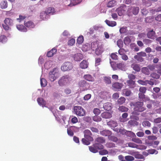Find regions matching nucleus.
<instances>
[{
	"mask_svg": "<svg viewBox=\"0 0 161 161\" xmlns=\"http://www.w3.org/2000/svg\"><path fill=\"white\" fill-rule=\"evenodd\" d=\"M133 105L134 107V110L138 112H142L145 110L146 108L143 107V102L137 101L134 103Z\"/></svg>",
	"mask_w": 161,
	"mask_h": 161,
	"instance_id": "1",
	"label": "nucleus"
},
{
	"mask_svg": "<svg viewBox=\"0 0 161 161\" xmlns=\"http://www.w3.org/2000/svg\"><path fill=\"white\" fill-rule=\"evenodd\" d=\"M13 20L10 18H6L4 21V24H2L3 29L6 31L11 30L10 26L13 25Z\"/></svg>",
	"mask_w": 161,
	"mask_h": 161,
	"instance_id": "2",
	"label": "nucleus"
},
{
	"mask_svg": "<svg viewBox=\"0 0 161 161\" xmlns=\"http://www.w3.org/2000/svg\"><path fill=\"white\" fill-rule=\"evenodd\" d=\"M73 109L75 113L77 116H83L85 115V111L81 106H75Z\"/></svg>",
	"mask_w": 161,
	"mask_h": 161,
	"instance_id": "3",
	"label": "nucleus"
},
{
	"mask_svg": "<svg viewBox=\"0 0 161 161\" xmlns=\"http://www.w3.org/2000/svg\"><path fill=\"white\" fill-rule=\"evenodd\" d=\"M70 78L68 75H65L62 76L58 81L59 85L60 86H63L69 82Z\"/></svg>",
	"mask_w": 161,
	"mask_h": 161,
	"instance_id": "4",
	"label": "nucleus"
},
{
	"mask_svg": "<svg viewBox=\"0 0 161 161\" xmlns=\"http://www.w3.org/2000/svg\"><path fill=\"white\" fill-rule=\"evenodd\" d=\"M78 86L83 91L87 90L89 87V84L85 80H81L78 83Z\"/></svg>",
	"mask_w": 161,
	"mask_h": 161,
	"instance_id": "5",
	"label": "nucleus"
},
{
	"mask_svg": "<svg viewBox=\"0 0 161 161\" xmlns=\"http://www.w3.org/2000/svg\"><path fill=\"white\" fill-rule=\"evenodd\" d=\"M72 68V64L70 62L64 63L61 68L62 70L64 71L69 70L71 69Z\"/></svg>",
	"mask_w": 161,
	"mask_h": 161,
	"instance_id": "6",
	"label": "nucleus"
},
{
	"mask_svg": "<svg viewBox=\"0 0 161 161\" xmlns=\"http://www.w3.org/2000/svg\"><path fill=\"white\" fill-rule=\"evenodd\" d=\"M57 70V69L55 68L49 72V78L51 81H53L57 78L58 75Z\"/></svg>",
	"mask_w": 161,
	"mask_h": 161,
	"instance_id": "7",
	"label": "nucleus"
},
{
	"mask_svg": "<svg viewBox=\"0 0 161 161\" xmlns=\"http://www.w3.org/2000/svg\"><path fill=\"white\" fill-rule=\"evenodd\" d=\"M84 136L85 138L90 141L93 140L92 137V134L91 131L89 130H86L84 131Z\"/></svg>",
	"mask_w": 161,
	"mask_h": 161,
	"instance_id": "8",
	"label": "nucleus"
},
{
	"mask_svg": "<svg viewBox=\"0 0 161 161\" xmlns=\"http://www.w3.org/2000/svg\"><path fill=\"white\" fill-rule=\"evenodd\" d=\"M126 8L125 5L121 6L116 9V11L119 16H122L125 13Z\"/></svg>",
	"mask_w": 161,
	"mask_h": 161,
	"instance_id": "9",
	"label": "nucleus"
},
{
	"mask_svg": "<svg viewBox=\"0 0 161 161\" xmlns=\"http://www.w3.org/2000/svg\"><path fill=\"white\" fill-rule=\"evenodd\" d=\"M123 86V84L118 82H115L113 83L112 87L114 89L120 90L121 89Z\"/></svg>",
	"mask_w": 161,
	"mask_h": 161,
	"instance_id": "10",
	"label": "nucleus"
},
{
	"mask_svg": "<svg viewBox=\"0 0 161 161\" xmlns=\"http://www.w3.org/2000/svg\"><path fill=\"white\" fill-rule=\"evenodd\" d=\"M100 134L104 136L109 137L112 134V132L108 130H104L100 131Z\"/></svg>",
	"mask_w": 161,
	"mask_h": 161,
	"instance_id": "11",
	"label": "nucleus"
},
{
	"mask_svg": "<svg viewBox=\"0 0 161 161\" xmlns=\"http://www.w3.org/2000/svg\"><path fill=\"white\" fill-rule=\"evenodd\" d=\"M127 86L130 88H133L136 86L135 81L132 80H128L126 81Z\"/></svg>",
	"mask_w": 161,
	"mask_h": 161,
	"instance_id": "12",
	"label": "nucleus"
},
{
	"mask_svg": "<svg viewBox=\"0 0 161 161\" xmlns=\"http://www.w3.org/2000/svg\"><path fill=\"white\" fill-rule=\"evenodd\" d=\"M83 58V55L80 53L75 54L74 56V58L76 61H80Z\"/></svg>",
	"mask_w": 161,
	"mask_h": 161,
	"instance_id": "13",
	"label": "nucleus"
},
{
	"mask_svg": "<svg viewBox=\"0 0 161 161\" xmlns=\"http://www.w3.org/2000/svg\"><path fill=\"white\" fill-rule=\"evenodd\" d=\"M75 127V126H71L67 129V133L69 136H72L74 135V131Z\"/></svg>",
	"mask_w": 161,
	"mask_h": 161,
	"instance_id": "14",
	"label": "nucleus"
},
{
	"mask_svg": "<svg viewBox=\"0 0 161 161\" xmlns=\"http://www.w3.org/2000/svg\"><path fill=\"white\" fill-rule=\"evenodd\" d=\"M130 10L133 14L136 15L138 14L139 9V7H131L130 8Z\"/></svg>",
	"mask_w": 161,
	"mask_h": 161,
	"instance_id": "15",
	"label": "nucleus"
},
{
	"mask_svg": "<svg viewBox=\"0 0 161 161\" xmlns=\"http://www.w3.org/2000/svg\"><path fill=\"white\" fill-rule=\"evenodd\" d=\"M125 133L126 136L132 138L136 137L135 134L133 132L130 131L125 130Z\"/></svg>",
	"mask_w": 161,
	"mask_h": 161,
	"instance_id": "16",
	"label": "nucleus"
},
{
	"mask_svg": "<svg viewBox=\"0 0 161 161\" xmlns=\"http://www.w3.org/2000/svg\"><path fill=\"white\" fill-rule=\"evenodd\" d=\"M57 52V49L56 48H53L47 53V56L48 57H51L55 54Z\"/></svg>",
	"mask_w": 161,
	"mask_h": 161,
	"instance_id": "17",
	"label": "nucleus"
},
{
	"mask_svg": "<svg viewBox=\"0 0 161 161\" xmlns=\"http://www.w3.org/2000/svg\"><path fill=\"white\" fill-rule=\"evenodd\" d=\"M16 27L18 30L21 32H26L27 31V29L22 25H17Z\"/></svg>",
	"mask_w": 161,
	"mask_h": 161,
	"instance_id": "18",
	"label": "nucleus"
},
{
	"mask_svg": "<svg viewBox=\"0 0 161 161\" xmlns=\"http://www.w3.org/2000/svg\"><path fill=\"white\" fill-rule=\"evenodd\" d=\"M88 63L85 60H83L80 64V67L83 69H85L88 67Z\"/></svg>",
	"mask_w": 161,
	"mask_h": 161,
	"instance_id": "19",
	"label": "nucleus"
},
{
	"mask_svg": "<svg viewBox=\"0 0 161 161\" xmlns=\"http://www.w3.org/2000/svg\"><path fill=\"white\" fill-rule=\"evenodd\" d=\"M25 25L28 28H33L35 27V25L32 21H30L26 22H24Z\"/></svg>",
	"mask_w": 161,
	"mask_h": 161,
	"instance_id": "20",
	"label": "nucleus"
},
{
	"mask_svg": "<svg viewBox=\"0 0 161 161\" xmlns=\"http://www.w3.org/2000/svg\"><path fill=\"white\" fill-rule=\"evenodd\" d=\"M37 101L39 104L42 107H44L46 105V103L45 101L42 98H38L37 99Z\"/></svg>",
	"mask_w": 161,
	"mask_h": 161,
	"instance_id": "21",
	"label": "nucleus"
},
{
	"mask_svg": "<svg viewBox=\"0 0 161 161\" xmlns=\"http://www.w3.org/2000/svg\"><path fill=\"white\" fill-rule=\"evenodd\" d=\"M155 34V31L152 30L148 32L147 34V37L149 38L153 39L154 38Z\"/></svg>",
	"mask_w": 161,
	"mask_h": 161,
	"instance_id": "22",
	"label": "nucleus"
},
{
	"mask_svg": "<svg viewBox=\"0 0 161 161\" xmlns=\"http://www.w3.org/2000/svg\"><path fill=\"white\" fill-rule=\"evenodd\" d=\"M105 22L108 26L112 27L116 26L117 24L116 22L114 21H109L106 19Z\"/></svg>",
	"mask_w": 161,
	"mask_h": 161,
	"instance_id": "23",
	"label": "nucleus"
},
{
	"mask_svg": "<svg viewBox=\"0 0 161 161\" xmlns=\"http://www.w3.org/2000/svg\"><path fill=\"white\" fill-rule=\"evenodd\" d=\"M131 67L134 70L137 72L140 71L141 70L139 65L138 64H133L131 65Z\"/></svg>",
	"mask_w": 161,
	"mask_h": 161,
	"instance_id": "24",
	"label": "nucleus"
},
{
	"mask_svg": "<svg viewBox=\"0 0 161 161\" xmlns=\"http://www.w3.org/2000/svg\"><path fill=\"white\" fill-rule=\"evenodd\" d=\"M112 104L109 102L105 103L104 104L103 108H104L107 110L109 111L111 110L112 108Z\"/></svg>",
	"mask_w": 161,
	"mask_h": 161,
	"instance_id": "25",
	"label": "nucleus"
},
{
	"mask_svg": "<svg viewBox=\"0 0 161 161\" xmlns=\"http://www.w3.org/2000/svg\"><path fill=\"white\" fill-rule=\"evenodd\" d=\"M84 78L86 80L89 81H93L94 78L90 75H85L84 76Z\"/></svg>",
	"mask_w": 161,
	"mask_h": 161,
	"instance_id": "26",
	"label": "nucleus"
},
{
	"mask_svg": "<svg viewBox=\"0 0 161 161\" xmlns=\"http://www.w3.org/2000/svg\"><path fill=\"white\" fill-rule=\"evenodd\" d=\"M107 125L111 127H115L117 126V123L115 121L110 120L107 122Z\"/></svg>",
	"mask_w": 161,
	"mask_h": 161,
	"instance_id": "27",
	"label": "nucleus"
},
{
	"mask_svg": "<svg viewBox=\"0 0 161 161\" xmlns=\"http://www.w3.org/2000/svg\"><path fill=\"white\" fill-rule=\"evenodd\" d=\"M95 141L102 144L105 143V139L103 137H97L95 140Z\"/></svg>",
	"mask_w": 161,
	"mask_h": 161,
	"instance_id": "28",
	"label": "nucleus"
},
{
	"mask_svg": "<svg viewBox=\"0 0 161 161\" xmlns=\"http://www.w3.org/2000/svg\"><path fill=\"white\" fill-rule=\"evenodd\" d=\"M95 53L97 55H99L103 52V48L101 46H99L95 50Z\"/></svg>",
	"mask_w": 161,
	"mask_h": 161,
	"instance_id": "29",
	"label": "nucleus"
},
{
	"mask_svg": "<svg viewBox=\"0 0 161 161\" xmlns=\"http://www.w3.org/2000/svg\"><path fill=\"white\" fill-rule=\"evenodd\" d=\"M81 1L82 0H72L71 3H70L68 6L71 7L75 5L80 3Z\"/></svg>",
	"mask_w": 161,
	"mask_h": 161,
	"instance_id": "30",
	"label": "nucleus"
},
{
	"mask_svg": "<svg viewBox=\"0 0 161 161\" xmlns=\"http://www.w3.org/2000/svg\"><path fill=\"white\" fill-rule=\"evenodd\" d=\"M98 46H99L97 42H93L91 44V48L93 51H94L97 49Z\"/></svg>",
	"mask_w": 161,
	"mask_h": 161,
	"instance_id": "31",
	"label": "nucleus"
},
{
	"mask_svg": "<svg viewBox=\"0 0 161 161\" xmlns=\"http://www.w3.org/2000/svg\"><path fill=\"white\" fill-rule=\"evenodd\" d=\"M142 72L147 75L150 74V71L148 68L147 67H143L142 69Z\"/></svg>",
	"mask_w": 161,
	"mask_h": 161,
	"instance_id": "32",
	"label": "nucleus"
},
{
	"mask_svg": "<svg viewBox=\"0 0 161 161\" xmlns=\"http://www.w3.org/2000/svg\"><path fill=\"white\" fill-rule=\"evenodd\" d=\"M134 157L136 158L137 159H144V156L142 154L139 153L138 152H136L134 155Z\"/></svg>",
	"mask_w": 161,
	"mask_h": 161,
	"instance_id": "33",
	"label": "nucleus"
},
{
	"mask_svg": "<svg viewBox=\"0 0 161 161\" xmlns=\"http://www.w3.org/2000/svg\"><path fill=\"white\" fill-rule=\"evenodd\" d=\"M1 7L2 8H6L8 7V3L6 0L2 1L0 3Z\"/></svg>",
	"mask_w": 161,
	"mask_h": 161,
	"instance_id": "34",
	"label": "nucleus"
},
{
	"mask_svg": "<svg viewBox=\"0 0 161 161\" xmlns=\"http://www.w3.org/2000/svg\"><path fill=\"white\" fill-rule=\"evenodd\" d=\"M101 116L103 118L108 119L111 117V114L108 112H104L101 114Z\"/></svg>",
	"mask_w": 161,
	"mask_h": 161,
	"instance_id": "35",
	"label": "nucleus"
},
{
	"mask_svg": "<svg viewBox=\"0 0 161 161\" xmlns=\"http://www.w3.org/2000/svg\"><path fill=\"white\" fill-rule=\"evenodd\" d=\"M159 143V142L158 141H157L149 142L148 143V144L150 146H152L153 147H156Z\"/></svg>",
	"mask_w": 161,
	"mask_h": 161,
	"instance_id": "36",
	"label": "nucleus"
},
{
	"mask_svg": "<svg viewBox=\"0 0 161 161\" xmlns=\"http://www.w3.org/2000/svg\"><path fill=\"white\" fill-rule=\"evenodd\" d=\"M94 147H95L97 150H98L103 149L104 148L103 146L99 143H95L94 144Z\"/></svg>",
	"mask_w": 161,
	"mask_h": 161,
	"instance_id": "37",
	"label": "nucleus"
},
{
	"mask_svg": "<svg viewBox=\"0 0 161 161\" xmlns=\"http://www.w3.org/2000/svg\"><path fill=\"white\" fill-rule=\"evenodd\" d=\"M89 148L90 151L93 153H95L98 152V150L94 147V144L92 146H89Z\"/></svg>",
	"mask_w": 161,
	"mask_h": 161,
	"instance_id": "38",
	"label": "nucleus"
},
{
	"mask_svg": "<svg viewBox=\"0 0 161 161\" xmlns=\"http://www.w3.org/2000/svg\"><path fill=\"white\" fill-rule=\"evenodd\" d=\"M125 98L124 97H122L118 99L117 103L118 104L121 105L124 103L125 102Z\"/></svg>",
	"mask_w": 161,
	"mask_h": 161,
	"instance_id": "39",
	"label": "nucleus"
},
{
	"mask_svg": "<svg viewBox=\"0 0 161 161\" xmlns=\"http://www.w3.org/2000/svg\"><path fill=\"white\" fill-rule=\"evenodd\" d=\"M118 110L119 111L122 112H126L128 111V108L125 106H122L119 107Z\"/></svg>",
	"mask_w": 161,
	"mask_h": 161,
	"instance_id": "40",
	"label": "nucleus"
},
{
	"mask_svg": "<svg viewBox=\"0 0 161 161\" xmlns=\"http://www.w3.org/2000/svg\"><path fill=\"white\" fill-rule=\"evenodd\" d=\"M7 41L6 36L4 35L0 36V42L2 43L6 42Z\"/></svg>",
	"mask_w": 161,
	"mask_h": 161,
	"instance_id": "41",
	"label": "nucleus"
},
{
	"mask_svg": "<svg viewBox=\"0 0 161 161\" xmlns=\"http://www.w3.org/2000/svg\"><path fill=\"white\" fill-rule=\"evenodd\" d=\"M131 140L137 144H142V140L138 138L133 137L132 138Z\"/></svg>",
	"mask_w": 161,
	"mask_h": 161,
	"instance_id": "42",
	"label": "nucleus"
},
{
	"mask_svg": "<svg viewBox=\"0 0 161 161\" xmlns=\"http://www.w3.org/2000/svg\"><path fill=\"white\" fill-rule=\"evenodd\" d=\"M116 2L114 0H112L109 2L107 5V7L111 8L114 7L115 4Z\"/></svg>",
	"mask_w": 161,
	"mask_h": 161,
	"instance_id": "43",
	"label": "nucleus"
},
{
	"mask_svg": "<svg viewBox=\"0 0 161 161\" xmlns=\"http://www.w3.org/2000/svg\"><path fill=\"white\" fill-rule=\"evenodd\" d=\"M124 42L125 44L129 45L131 42V40L129 37L127 36L125 38Z\"/></svg>",
	"mask_w": 161,
	"mask_h": 161,
	"instance_id": "44",
	"label": "nucleus"
},
{
	"mask_svg": "<svg viewBox=\"0 0 161 161\" xmlns=\"http://www.w3.org/2000/svg\"><path fill=\"white\" fill-rule=\"evenodd\" d=\"M104 80L107 84H110L111 83V78L110 77H104Z\"/></svg>",
	"mask_w": 161,
	"mask_h": 161,
	"instance_id": "45",
	"label": "nucleus"
},
{
	"mask_svg": "<svg viewBox=\"0 0 161 161\" xmlns=\"http://www.w3.org/2000/svg\"><path fill=\"white\" fill-rule=\"evenodd\" d=\"M41 85L42 86L44 87L47 85V81L44 78H42L40 80Z\"/></svg>",
	"mask_w": 161,
	"mask_h": 161,
	"instance_id": "46",
	"label": "nucleus"
},
{
	"mask_svg": "<svg viewBox=\"0 0 161 161\" xmlns=\"http://www.w3.org/2000/svg\"><path fill=\"white\" fill-rule=\"evenodd\" d=\"M134 58L138 61L142 62L143 61L144 58L137 54L134 56Z\"/></svg>",
	"mask_w": 161,
	"mask_h": 161,
	"instance_id": "47",
	"label": "nucleus"
},
{
	"mask_svg": "<svg viewBox=\"0 0 161 161\" xmlns=\"http://www.w3.org/2000/svg\"><path fill=\"white\" fill-rule=\"evenodd\" d=\"M55 12L54 8L52 7H50L47 8V13L48 14H53Z\"/></svg>",
	"mask_w": 161,
	"mask_h": 161,
	"instance_id": "48",
	"label": "nucleus"
},
{
	"mask_svg": "<svg viewBox=\"0 0 161 161\" xmlns=\"http://www.w3.org/2000/svg\"><path fill=\"white\" fill-rule=\"evenodd\" d=\"M84 41L83 37L82 36H80L77 39V42L79 44H81Z\"/></svg>",
	"mask_w": 161,
	"mask_h": 161,
	"instance_id": "49",
	"label": "nucleus"
},
{
	"mask_svg": "<svg viewBox=\"0 0 161 161\" xmlns=\"http://www.w3.org/2000/svg\"><path fill=\"white\" fill-rule=\"evenodd\" d=\"M128 146L129 147L132 148H137L138 147V145L133 142H129L128 143Z\"/></svg>",
	"mask_w": 161,
	"mask_h": 161,
	"instance_id": "50",
	"label": "nucleus"
},
{
	"mask_svg": "<svg viewBox=\"0 0 161 161\" xmlns=\"http://www.w3.org/2000/svg\"><path fill=\"white\" fill-rule=\"evenodd\" d=\"M150 76L153 78L158 79L160 78V75L156 73H153L150 75Z\"/></svg>",
	"mask_w": 161,
	"mask_h": 161,
	"instance_id": "51",
	"label": "nucleus"
},
{
	"mask_svg": "<svg viewBox=\"0 0 161 161\" xmlns=\"http://www.w3.org/2000/svg\"><path fill=\"white\" fill-rule=\"evenodd\" d=\"M81 141L84 144L86 145H89L90 143V142H91L90 141L87 140L85 138H82L81 140Z\"/></svg>",
	"mask_w": 161,
	"mask_h": 161,
	"instance_id": "52",
	"label": "nucleus"
},
{
	"mask_svg": "<svg viewBox=\"0 0 161 161\" xmlns=\"http://www.w3.org/2000/svg\"><path fill=\"white\" fill-rule=\"evenodd\" d=\"M26 17L25 15H22L20 14L19 16V18L17 19V20L19 22H20L25 19Z\"/></svg>",
	"mask_w": 161,
	"mask_h": 161,
	"instance_id": "53",
	"label": "nucleus"
},
{
	"mask_svg": "<svg viewBox=\"0 0 161 161\" xmlns=\"http://www.w3.org/2000/svg\"><path fill=\"white\" fill-rule=\"evenodd\" d=\"M108 138L110 140L115 142H117L118 140L117 137L114 136H110L109 137H108Z\"/></svg>",
	"mask_w": 161,
	"mask_h": 161,
	"instance_id": "54",
	"label": "nucleus"
},
{
	"mask_svg": "<svg viewBox=\"0 0 161 161\" xmlns=\"http://www.w3.org/2000/svg\"><path fill=\"white\" fill-rule=\"evenodd\" d=\"M155 81V80L153 79H151L150 80H146L147 84H148L151 86H153L154 84V82Z\"/></svg>",
	"mask_w": 161,
	"mask_h": 161,
	"instance_id": "55",
	"label": "nucleus"
},
{
	"mask_svg": "<svg viewBox=\"0 0 161 161\" xmlns=\"http://www.w3.org/2000/svg\"><path fill=\"white\" fill-rule=\"evenodd\" d=\"M142 125L144 127L147 126L150 127L151 125L150 123L147 121H144L142 123Z\"/></svg>",
	"mask_w": 161,
	"mask_h": 161,
	"instance_id": "56",
	"label": "nucleus"
},
{
	"mask_svg": "<svg viewBox=\"0 0 161 161\" xmlns=\"http://www.w3.org/2000/svg\"><path fill=\"white\" fill-rule=\"evenodd\" d=\"M125 158L128 161H132L134 160V157L130 155H128L125 156Z\"/></svg>",
	"mask_w": 161,
	"mask_h": 161,
	"instance_id": "57",
	"label": "nucleus"
},
{
	"mask_svg": "<svg viewBox=\"0 0 161 161\" xmlns=\"http://www.w3.org/2000/svg\"><path fill=\"white\" fill-rule=\"evenodd\" d=\"M138 97L140 100H144V99L146 98L144 93H139L138 94Z\"/></svg>",
	"mask_w": 161,
	"mask_h": 161,
	"instance_id": "58",
	"label": "nucleus"
},
{
	"mask_svg": "<svg viewBox=\"0 0 161 161\" xmlns=\"http://www.w3.org/2000/svg\"><path fill=\"white\" fill-rule=\"evenodd\" d=\"M71 117H72L71 119V122L73 124H75L78 122V119L77 118L74 116H71Z\"/></svg>",
	"mask_w": 161,
	"mask_h": 161,
	"instance_id": "59",
	"label": "nucleus"
},
{
	"mask_svg": "<svg viewBox=\"0 0 161 161\" xmlns=\"http://www.w3.org/2000/svg\"><path fill=\"white\" fill-rule=\"evenodd\" d=\"M127 28L126 27H122L119 29V32L121 34H125L127 32Z\"/></svg>",
	"mask_w": 161,
	"mask_h": 161,
	"instance_id": "60",
	"label": "nucleus"
},
{
	"mask_svg": "<svg viewBox=\"0 0 161 161\" xmlns=\"http://www.w3.org/2000/svg\"><path fill=\"white\" fill-rule=\"evenodd\" d=\"M93 120L95 121L99 122L102 119L99 116L95 115L93 117Z\"/></svg>",
	"mask_w": 161,
	"mask_h": 161,
	"instance_id": "61",
	"label": "nucleus"
},
{
	"mask_svg": "<svg viewBox=\"0 0 161 161\" xmlns=\"http://www.w3.org/2000/svg\"><path fill=\"white\" fill-rule=\"evenodd\" d=\"M146 90V88L144 87H141L139 89V91L140 92V93H145Z\"/></svg>",
	"mask_w": 161,
	"mask_h": 161,
	"instance_id": "62",
	"label": "nucleus"
},
{
	"mask_svg": "<svg viewBox=\"0 0 161 161\" xmlns=\"http://www.w3.org/2000/svg\"><path fill=\"white\" fill-rule=\"evenodd\" d=\"M117 53H113L111 54L110 56L112 59L114 60H117L118 59V56L116 54Z\"/></svg>",
	"mask_w": 161,
	"mask_h": 161,
	"instance_id": "63",
	"label": "nucleus"
},
{
	"mask_svg": "<svg viewBox=\"0 0 161 161\" xmlns=\"http://www.w3.org/2000/svg\"><path fill=\"white\" fill-rule=\"evenodd\" d=\"M46 14L45 12L41 13L40 15V18L43 20H44L46 19Z\"/></svg>",
	"mask_w": 161,
	"mask_h": 161,
	"instance_id": "64",
	"label": "nucleus"
}]
</instances>
